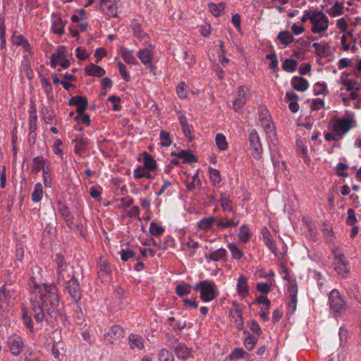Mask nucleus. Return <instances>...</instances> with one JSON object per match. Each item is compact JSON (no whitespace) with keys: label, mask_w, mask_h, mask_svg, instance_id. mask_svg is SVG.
Wrapping results in <instances>:
<instances>
[{"label":"nucleus","mask_w":361,"mask_h":361,"mask_svg":"<svg viewBox=\"0 0 361 361\" xmlns=\"http://www.w3.org/2000/svg\"><path fill=\"white\" fill-rule=\"evenodd\" d=\"M32 294L30 298L31 314L37 322L43 321L45 313L51 317H55L59 306V297L56 286L42 284L38 286L32 281Z\"/></svg>","instance_id":"f257e3e1"},{"label":"nucleus","mask_w":361,"mask_h":361,"mask_svg":"<svg viewBox=\"0 0 361 361\" xmlns=\"http://www.w3.org/2000/svg\"><path fill=\"white\" fill-rule=\"evenodd\" d=\"M16 293V286L11 281L5 283L0 288V320L5 317L11 306V300Z\"/></svg>","instance_id":"f03ea898"},{"label":"nucleus","mask_w":361,"mask_h":361,"mask_svg":"<svg viewBox=\"0 0 361 361\" xmlns=\"http://www.w3.org/2000/svg\"><path fill=\"white\" fill-rule=\"evenodd\" d=\"M262 234L264 243L269 247V249L271 250L276 257H279V259H283L287 253V247L286 245L281 241L276 244L270 232L266 228H264L262 230Z\"/></svg>","instance_id":"7ed1b4c3"},{"label":"nucleus","mask_w":361,"mask_h":361,"mask_svg":"<svg viewBox=\"0 0 361 361\" xmlns=\"http://www.w3.org/2000/svg\"><path fill=\"white\" fill-rule=\"evenodd\" d=\"M193 289L200 290V298L204 302L213 300L217 295L214 283L209 281H202L193 286Z\"/></svg>","instance_id":"20e7f679"},{"label":"nucleus","mask_w":361,"mask_h":361,"mask_svg":"<svg viewBox=\"0 0 361 361\" xmlns=\"http://www.w3.org/2000/svg\"><path fill=\"white\" fill-rule=\"evenodd\" d=\"M312 23V32L320 33L327 30L329 26L328 17L322 11H314V15L307 16Z\"/></svg>","instance_id":"39448f33"},{"label":"nucleus","mask_w":361,"mask_h":361,"mask_svg":"<svg viewBox=\"0 0 361 361\" xmlns=\"http://www.w3.org/2000/svg\"><path fill=\"white\" fill-rule=\"evenodd\" d=\"M333 255L334 257V261L333 262L334 269L339 275H342L343 276H345L349 272L350 269L345 255L338 250H334Z\"/></svg>","instance_id":"423d86ee"},{"label":"nucleus","mask_w":361,"mask_h":361,"mask_svg":"<svg viewBox=\"0 0 361 361\" xmlns=\"http://www.w3.org/2000/svg\"><path fill=\"white\" fill-rule=\"evenodd\" d=\"M66 56L67 51L66 47H60L57 51L51 56L50 63L51 67L56 68L59 64L63 68L69 67L71 63L69 60L66 59Z\"/></svg>","instance_id":"0eeeda50"},{"label":"nucleus","mask_w":361,"mask_h":361,"mask_svg":"<svg viewBox=\"0 0 361 361\" xmlns=\"http://www.w3.org/2000/svg\"><path fill=\"white\" fill-rule=\"evenodd\" d=\"M249 142L251 147V156L255 159H259L262 154V147L256 130H254L250 133Z\"/></svg>","instance_id":"6e6552de"},{"label":"nucleus","mask_w":361,"mask_h":361,"mask_svg":"<svg viewBox=\"0 0 361 361\" xmlns=\"http://www.w3.org/2000/svg\"><path fill=\"white\" fill-rule=\"evenodd\" d=\"M329 300L330 308L335 312H339L345 308V302L337 290L334 289L330 293Z\"/></svg>","instance_id":"1a4fd4ad"},{"label":"nucleus","mask_w":361,"mask_h":361,"mask_svg":"<svg viewBox=\"0 0 361 361\" xmlns=\"http://www.w3.org/2000/svg\"><path fill=\"white\" fill-rule=\"evenodd\" d=\"M352 128L351 121L348 118L337 119L333 124L334 133L343 137Z\"/></svg>","instance_id":"9d476101"},{"label":"nucleus","mask_w":361,"mask_h":361,"mask_svg":"<svg viewBox=\"0 0 361 361\" xmlns=\"http://www.w3.org/2000/svg\"><path fill=\"white\" fill-rule=\"evenodd\" d=\"M65 283L69 295L75 302H78L80 300L82 294L77 279L69 280Z\"/></svg>","instance_id":"9b49d317"},{"label":"nucleus","mask_w":361,"mask_h":361,"mask_svg":"<svg viewBox=\"0 0 361 361\" xmlns=\"http://www.w3.org/2000/svg\"><path fill=\"white\" fill-rule=\"evenodd\" d=\"M76 279L73 274V267L65 264L63 268H61L58 271V282L60 284H65L66 282H68L69 280Z\"/></svg>","instance_id":"f8f14e48"},{"label":"nucleus","mask_w":361,"mask_h":361,"mask_svg":"<svg viewBox=\"0 0 361 361\" xmlns=\"http://www.w3.org/2000/svg\"><path fill=\"white\" fill-rule=\"evenodd\" d=\"M118 0H101V7L103 11L109 16H117V2Z\"/></svg>","instance_id":"ddd939ff"},{"label":"nucleus","mask_w":361,"mask_h":361,"mask_svg":"<svg viewBox=\"0 0 361 361\" xmlns=\"http://www.w3.org/2000/svg\"><path fill=\"white\" fill-rule=\"evenodd\" d=\"M8 345L11 352L14 355H18L23 348V343L21 338L16 335L9 338Z\"/></svg>","instance_id":"4468645a"},{"label":"nucleus","mask_w":361,"mask_h":361,"mask_svg":"<svg viewBox=\"0 0 361 361\" xmlns=\"http://www.w3.org/2000/svg\"><path fill=\"white\" fill-rule=\"evenodd\" d=\"M87 99L86 97L81 96L73 97L69 101L68 104L72 106H76V112L78 114L83 113L87 106Z\"/></svg>","instance_id":"2eb2a0df"},{"label":"nucleus","mask_w":361,"mask_h":361,"mask_svg":"<svg viewBox=\"0 0 361 361\" xmlns=\"http://www.w3.org/2000/svg\"><path fill=\"white\" fill-rule=\"evenodd\" d=\"M137 56L141 62L149 67L152 66V47H149L140 50L137 52Z\"/></svg>","instance_id":"dca6fc26"},{"label":"nucleus","mask_w":361,"mask_h":361,"mask_svg":"<svg viewBox=\"0 0 361 361\" xmlns=\"http://www.w3.org/2000/svg\"><path fill=\"white\" fill-rule=\"evenodd\" d=\"M123 329L120 326L114 325L105 334V341L109 343H113L114 340L123 336Z\"/></svg>","instance_id":"f3484780"},{"label":"nucleus","mask_w":361,"mask_h":361,"mask_svg":"<svg viewBox=\"0 0 361 361\" xmlns=\"http://www.w3.org/2000/svg\"><path fill=\"white\" fill-rule=\"evenodd\" d=\"M176 356L183 360H185L191 356V350L185 345L177 343L173 347Z\"/></svg>","instance_id":"a211bd4d"},{"label":"nucleus","mask_w":361,"mask_h":361,"mask_svg":"<svg viewBox=\"0 0 361 361\" xmlns=\"http://www.w3.org/2000/svg\"><path fill=\"white\" fill-rule=\"evenodd\" d=\"M312 47L315 54L319 57H326L331 55L330 47L326 42L314 43Z\"/></svg>","instance_id":"6ab92c4d"},{"label":"nucleus","mask_w":361,"mask_h":361,"mask_svg":"<svg viewBox=\"0 0 361 361\" xmlns=\"http://www.w3.org/2000/svg\"><path fill=\"white\" fill-rule=\"evenodd\" d=\"M291 85L293 89L301 92L305 91L309 87V83L307 80L298 76H294L292 78Z\"/></svg>","instance_id":"aec40b11"},{"label":"nucleus","mask_w":361,"mask_h":361,"mask_svg":"<svg viewBox=\"0 0 361 361\" xmlns=\"http://www.w3.org/2000/svg\"><path fill=\"white\" fill-rule=\"evenodd\" d=\"M261 125L264 129L265 133L267 135L270 137L271 135H275V130L273 126V123L270 119L269 115L266 113L264 118H262L261 120Z\"/></svg>","instance_id":"412c9836"},{"label":"nucleus","mask_w":361,"mask_h":361,"mask_svg":"<svg viewBox=\"0 0 361 361\" xmlns=\"http://www.w3.org/2000/svg\"><path fill=\"white\" fill-rule=\"evenodd\" d=\"M85 73L94 77H102L105 75L106 71L101 66L92 63L85 68Z\"/></svg>","instance_id":"4be33fe9"},{"label":"nucleus","mask_w":361,"mask_h":361,"mask_svg":"<svg viewBox=\"0 0 361 361\" xmlns=\"http://www.w3.org/2000/svg\"><path fill=\"white\" fill-rule=\"evenodd\" d=\"M247 279L244 276H240L238 278V283H237V290L240 295L242 297H245L248 293V286H247Z\"/></svg>","instance_id":"5701e85b"},{"label":"nucleus","mask_w":361,"mask_h":361,"mask_svg":"<svg viewBox=\"0 0 361 361\" xmlns=\"http://www.w3.org/2000/svg\"><path fill=\"white\" fill-rule=\"evenodd\" d=\"M290 301L288 303V310L293 313L297 307V289L294 286H291L288 289Z\"/></svg>","instance_id":"b1692460"},{"label":"nucleus","mask_w":361,"mask_h":361,"mask_svg":"<svg viewBox=\"0 0 361 361\" xmlns=\"http://www.w3.org/2000/svg\"><path fill=\"white\" fill-rule=\"evenodd\" d=\"M33 166L32 172L33 173H38L40 170H42L43 173H45L44 162L45 161L40 157H36L32 159Z\"/></svg>","instance_id":"393cba45"},{"label":"nucleus","mask_w":361,"mask_h":361,"mask_svg":"<svg viewBox=\"0 0 361 361\" xmlns=\"http://www.w3.org/2000/svg\"><path fill=\"white\" fill-rule=\"evenodd\" d=\"M277 38L283 45H288L294 41L293 35L288 31L280 32Z\"/></svg>","instance_id":"a878e982"},{"label":"nucleus","mask_w":361,"mask_h":361,"mask_svg":"<svg viewBox=\"0 0 361 361\" xmlns=\"http://www.w3.org/2000/svg\"><path fill=\"white\" fill-rule=\"evenodd\" d=\"M121 57L126 63L131 65H135L137 63L136 59L132 54L131 51L128 50L126 48H121Z\"/></svg>","instance_id":"bb28decb"},{"label":"nucleus","mask_w":361,"mask_h":361,"mask_svg":"<svg viewBox=\"0 0 361 361\" xmlns=\"http://www.w3.org/2000/svg\"><path fill=\"white\" fill-rule=\"evenodd\" d=\"M209 8L210 12L214 16H219L225 9V4L221 2L218 4L211 3L209 4Z\"/></svg>","instance_id":"cd10ccee"},{"label":"nucleus","mask_w":361,"mask_h":361,"mask_svg":"<svg viewBox=\"0 0 361 361\" xmlns=\"http://www.w3.org/2000/svg\"><path fill=\"white\" fill-rule=\"evenodd\" d=\"M221 206L224 211L232 212L231 200L230 196L226 193H222L220 198Z\"/></svg>","instance_id":"c85d7f7f"},{"label":"nucleus","mask_w":361,"mask_h":361,"mask_svg":"<svg viewBox=\"0 0 361 361\" xmlns=\"http://www.w3.org/2000/svg\"><path fill=\"white\" fill-rule=\"evenodd\" d=\"M216 146L219 150L224 151L228 148L226 137L222 133H217L215 137Z\"/></svg>","instance_id":"c756f323"},{"label":"nucleus","mask_w":361,"mask_h":361,"mask_svg":"<svg viewBox=\"0 0 361 361\" xmlns=\"http://www.w3.org/2000/svg\"><path fill=\"white\" fill-rule=\"evenodd\" d=\"M143 155L145 168L149 171L154 170L157 167L156 161L153 159V157L151 155L148 154L147 152H145Z\"/></svg>","instance_id":"7c9ffc66"},{"label":"nucleus","mask_w":361,"mask_h":361,"mask_svg":"<svg viewBox=\"0 0 361 361\" xmlns=\"http://www.w3.org/2000/svg\"><path fill=\"white\" fill-rule=\"evenodd\" d=\"M298 66V62L295 59H286L282 63V68L287 72H294Z\"/></svg>","instance_id":"2f4dec72"},{"label":"nucleus","mask_w":361,"mask_h":361,"mask_svg":"<svg viewBox=\"0 0 361 361\" xmlns=\"http://www.w3.org/2000/svg\"><path fill=\"white\" fill-rule=\"evenodd\" d=\"M52 30L58 35H62L64 32L63 21L59 17H55L52 23Z\"/></svg>","instance_id":"473e14b6"},{"label":"nucleus","mask_w":361,"mask_h":361,"mask_svg":"<svg viewBox=\"0 0 361 361\" xmlns=\"http://www.w3.org/2000/svg\"><path fill=\"white\" fill-rule=\"evenodd\" d=\"M129 342L132 348L142 349L144 348L143 340L139 336L130 335L129 336Z\"/></svg>","instance_id":"72a5a7b5"},{"label":"nucleus","mask_w":361,"mask_h":361,"mask_svg":"<svg viewBox=\"0 0 361 361\" xmlns=\"http://www.w3.org/2000/svg\"><path fill=\"white\" fill-rule=\"evenodd\" d=\"M191 288L192 287L190 284L183 283L176 286V293L179 296L187 295L190 293Z\"/></svg>","instance_id":"f704fd0d"},{"label":"nucleus","mask_w":361,"mask_h":361,"mask_svg":"<svg viewBox=\"0 0 361 361\" xmlns=\"http://www.w3.org/2000/svg\"><path fill=\"white\" fill-rule=\"evenodd\" d=\"M251 236V233L248 227L245 225H243L240 228L238 237L240 241L243 243H247L249 241Z\"/></svg>","instance_id":"c9c22d12"},{"label":"nucleus","mask_w":361,"mask_h":361,"mask_svg":"<svg viewBox=\"0 0 361 361\" xmlns=\"http://www.w3.org/2000/svg\"><path fill=\"white\" fill-rule=\"evenodd\" d=\"M133 176L135 179L141 178L151 179L152 178V174L148 171H147L145 168L142 169L140 167H138L136 169H135Z\"/></svg>","instance_id":"e433bc0d"},{"label":"nucleus","mask_w":361,"mask_h":361,"mask_svg":"<svg viewBox=\"0 0 361 361\" xmlns=\"http://www.w3.org/2000/svg\"><path fill=\"white\" fill-rule=\"evenodd\" d=\"M233 317H235V325L238 330H241L243 326L242 312L236 308L231 312Z\"/></svg>","instance_id":"4c0bfd02"},{"label":"nucleus","mask_w":361,"mask_h":361,"mask_svg":"<svg viewBox=\"0 0 361 361\" xmlns=\"http://www.w3.org/2000/svg\"><path fill=\"white\" fill-rule=\"evenodd\" d=\"M111 272V269L105 260H100L99 274V277L107 276Z\"/></svg>","instance_id":"58836bf2"},{"label":"nucleus","mask_w":361,"mask_h":361,"mask_svg":"<svg viewBox=\"0 0 361 361\" xmlns=\"http://www.w3.org/2000/svg\"><path fill=\"white\" fill-rule=\"evenodd\" d=\"M209 172L210 180L214 185H216L221 182V178L219 170L209 167Z\"/></svg>","instance_id":"ea45409f"},{"label":"nucleus","mask_w":361,"mask_h":361,"mask_svg":"<svg viewBox=\"0 0 361 361\" xmlns=\"http://www.w3.org/2000/svg\"><path fill=\"white\" fill-rule=\"evenodd\" d=\"M343 85L346 87L348 91H359L360 90V85L356 81L345 79L343 81Z\"/></svg>","instance_id":"a19ab883"},{"label":"nucleus","mask_w":361,"mask_h":361,"mask_svg":"<svg viewBox=\"0 0 361 361\" xmlns=\"http://www.w3.org/2000/svg\"><path fill=\"white\" fill-rule=\"evenodd\" d=\"M12 42L17 46H22L26 49L29 47V44L27 40L22 35H13L12 37Z\"/></svg>","instance_id":"79ce46f5"},{"label":"nucleus","mask_w":361,"mask_h":361,"mask_svg":"<svg viewBox=\"0 0 361 361\" xmlns=\"http://www.w3.org/2000/svg\"><path fill=\"white\" fill-rule=\"evenodd\" d=\"M160 140L161 145L164 147H169L171 145L172 140L170 137V134L169 132L165 130H161L160 133Z\"/></svg>","instance_id":"37998d69"},{"label":"nucleus","mask_w":361,"mask_h":361,"mask_svg":"<svg viewBox=\"0 0 361 361\" xmlns=\"http://www.w3.org/2000/svg\"><path fill=\"white\" fill-rule=\"evenodd\" d=\"M42 197V186L40 183H37L35 187V190L32 194V199L34 202H39Z\"/></svg>","instance_id":"c03bdc74"},{"label":"nucleus","mask_w":361,"mask_h":361,"mask_svg":"<svg viewBox=\"0 0 361 361\" xmlns=\"http://www.w3.org/2000/svg\"><path fill=\"white\" fill-rule=\"evenodd\" d=\"M177 157L184 159L187 162L192 163L197 161L196 157L192 154H190V152L185 150L180 151L177 154Z\"/></svg>","instance_id":"a18cd8bd"},{"label":"nucleus","mask_w":361,"mask_h":361,"mask_svg":"<svg viewBox=\"0 0 361 361\" xmlns=\"http://www.w3.org/2000/svg\"><path fill=\"white\" fill-rule=\"evenodd\" d=\"M226 256V251L224 249H219L216 251L213 252L210 254V259L214 261H218L219 259H224Z\"/></svg>","instance_id":"49530a36"},{"label":"nucleus","mask_w":361,"mask_h":361,"mask_svg":"<svg viewBox=\"0 0 361 361\" xmlns=\"http://www.w3.org/2000/svg\"><path fill=\"white\" fill-rule=\"evenodd\" d=\"M164 229L161 226H159L157 224L154 222L150 224L149 233L152 235H161L164 233Z\"/></svg>","instance_id":"de8ad7c7"},{"label":"nucleus","mask_w":361,"mask_h":361,"mask_svg":"<svg viewBox=\"0 0 361 361\" xmlns=\"http://www.w3.org/2000/svg\"><path fill=\"white\" fill-rule=\"evenodd\" d=\"M118 66L119 73L121 77L123 78V80H125L126 81H129L130 79V75L127 70L126 66L121 62L118 63Z\"/></svg>","instance_id":"09e8293b"},{"label":"nucleus","mask_w":361,"mask_h":361,"mask_svg":"<svg viewBox=\"0 0 361 361\" xmlns=\"http://www.w3.org/2000/svg\"><path fill=\"white\" fill-rule=\"evenodd\" d=\"M228 247V249L230 250L233 257L235 259H238L242 257V256H243L242 251L238 247H237V246L235 244L230 243Z\"/></svg>","instance_id":"8fccbe9b"},{"label":"nucleus","mask_w":361,"mask_h":361,"mask_svg":"<svg viewBox=\"0 0 361 361\" xmlns=\"http://www.w3.org/2000/svg\"><path fill=\"white\" fill-rule=\"evenodd\" d=\"M216 219L214 217L204 218L202 219L199 224L200 228L207 230Z\"/></svg>","instance_id":"3c124183"},{"label":"nucleus","mask_w":361,"mask_h":361,"mask_svg":"<svg viewBox=\"0 0 361 361\" xmlns=\"http://www.w3.org/2000/svg\"><path fill=\"white\" fill-rule=\"evenodd\" d=\"M179 121L184 134L185 136H188L190 133V130L188 124L186 117L183 115H180L179 116Z\"/></svg>","instance_id":"603ef678"},{"label":"nucleus","mask_w":361,"mask_h":361,"mask_svg":"<svg viewBox=\"0 0 361 361\" xmlns=\"http://www.w3.org/2000/svg\"><path fill=\"white\" fill-rule=\"evenodd\" d=\"M123 261H128L130 258H135V253L130 250H122L120 252Z\"/></svg>","instance_id":"864d4df0"},{"label":"nucleus","mask_w":361,"mask_h":361,"mask_svg":"<svg viewBox=\"0 0 361 361\" xmlns=\"http://www.w3.org/2000/svg\"><path fill=\"white\" fill-rule=\"evenodd\" d=\"M159 361H173V356L168 350L162 349L159 353Z\"/></svg>","instance_id":"5fc2aeb1"},{"label":"nucleus","mask_w":361,"mask_h":361,"mask_svg":"<svg viewBox=\"0 0 361 361\" xmlns=\"http://www.w3.org/2000/svg\"><path fill=\"white\" fill-rule=\"evenodd\" d=\"M185 83L184 82H181L179 83L177 90L176 93L179 98L180 99H185L187 97V92L185 90Z\"/></svg>","instance_id":"6e6d98bb"},{"label":"nucleus","mask_w":361,"mask_h":361,"mask_svg":"<svg viewBox=\"0 0 361 361\" xmlns=\"http://www.w3.org/2000/svg\"><path fill=\"white\" fill-rule=\"evenodd\" d=\"M257 343V338L253 336H248L244 342L245 347L248 350H251L254 348Z\"/></svg>","instance_id":"4d7b16f0"},{"label":"nucleus","mask_w":361,"mask_h":361,"mask_svg":"<svg viewBox=\"0 0 361 361\" xmlns=\"http://www.w3.org/2000/svg\"><path fill=\"white\" fill-rule=\"evenodd\" d=\"M88 145V141L86 140L80 139L75 146V152L76 154H80L82 151L85 149L86 146Z\"/></svg>","instance_id":"13d9d810"},{"label":"nucleus","mask_w":361,"mask_h":361,"mask_svg":"<svg viewBox=\"0 0 361 361\" xmlns=\"http://www.w3.org/2000/svg\"><path fill=\"white\" fill-rule=\"evenodd\" d=\"M239 221H233V220H228L227 221H223L221 220L217 221V226L221 228H228V227H235L238 225Z\"/></svg>","instance_id":"bf43d9fd"},{"label":"nucleus","mask_w":361,"mask_h":361,"mask_svg":"<svg viewBox=\"0 0 361 361\" xmlns=\"http://www.w3.org/2000/svg\"><path fill=\"white\" fill-rule=\"evenodd\" d=\"M266 58L271 61V63L269 65V68L275 69L278 67V59L276 57V54L275 53H272L270 54H267Z\"/></svg>","instance_id":"052dcab7"},{"label":"nucleus","mask_w":361,"mask_h":361,"mask_svg":"<svg viewBox=\"0 0 361 361\" xmlns=\"http://www.w3.org/2000/svg\"><path fill=\"white\" fill-rule=\"evenodd\" d=\"M340 346H344L347 342L348 331L344 328H341L339 330Z\"/></svg>","instance_id":"680f3d73"},{"label":"nucleus","mask_w":361,"mask_h":361,"mask_svg":"<svg viewBox=\"0 0 361 361\" xmlns=\"http://www.w3.org/2000/svg\"><path fill=\"white\" fill-rule=\"evenodd\" d=\"M245 352L242 348H235L230 355L229 358L240 359L244 357Z\"/></svg>","instance_id":"e2e57ef3"},{"label":"nucleus","mask_w":361,"mask_h":361,"mask_svg":"<svg viewBox=\"0 0 361 361\" xmlns=\"http://www.w3.org/2000/svg\"><path fill=\"white\" fill-rule=\"evenodd\" d=\"M357 221V219L355 217V212L354 209H349L348 210V218L346 220V223L348 225H353Z\"/></svg>","instance_id":"0e129e2a"},{"label":"nucleus","mask_w":361,"mask_h":361,"mask_svg":"<svg viewBox=\"0 0 361 361\" xmlns=\"http://www.w3.org/2000/svg\"><path fill=\"white\" fill-rule=\"evenodd\" d=\"M247 100L245 99V98H240L238 97L234 102H233V106L235 108V111L238 112L242 106L246 103Z\"/></svg>","instance_id":"69168bd1"},{"label":"nucleus","mask_w":361,"mask_h":361,"mask_svg":"<svg viewBox=\"0 0 361 361\" xmlns=\"http://www.w3.org/2000/svg\"><path fill=\"white\" fill-rule=\"evenodd\" d=\"M342 6H341L338 2H336L331 8L330 13H331V15L334 16H339L342 13Z\"/></svg>","instance_id":"338daca9"},{"label":"nucleus","mask_w":361,"mask_h":361,"mask_svg":"<svg viewBox=\"0 0 361 361\" xmlns=\"http://www.w3.org/2000/svg\"><path fill=\"white\" fill-rule=\"evenodd\" d=\"M324 105V101L323 99H316L312 101L311 108L312 110H318Z\"/></svg>","instance_id":"774afa93"}]
</instances>
